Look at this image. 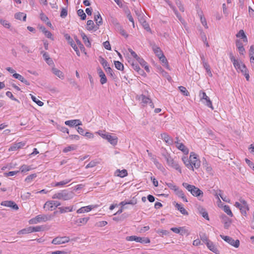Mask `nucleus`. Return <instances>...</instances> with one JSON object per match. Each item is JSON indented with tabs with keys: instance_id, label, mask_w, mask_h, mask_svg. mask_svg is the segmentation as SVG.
Returning <instances> with one entry per match:
<instances>
[{
	"instance_id": "obj_1",
	"label": "nucleus",
	"mask_w": 254,
	"mask_h": 254,
	"mask_svg": "<svg viewBox=\"0 0 254 254\" xmlns=\"http://www.w3.org/2000/svg\"><path fill=\"white\" fill-rule=\"evenodd\" d=\"M183 186L189 191L191 194L195 197H197L199 200H201L203 196V191L193 185H189L188 183H184Z\"/></svg>"
},
{
	"instance_id": "obj_2",
	"label": "nucleus",
	"mask_w": 254,
	"mask_h": 254,
	"mask_svg": "<svg viewBox=\"0 0 254 254\" xmlns=\"http://www.w3.org/2000/svg\"><path fill=\"white\" fill-rule=\"evenodd\" d=\"M57 211L54 212L53 214H42L38 215L35 217L29 220L30 224H37L42 222H46L52 220L55 216Z\"/></svg>"
},
{
	"instance_id": "obj_3",
	"label": "nucleus",
	"mask_w": 254,
	"mask_h": 254,
	"mask_svg": "<svg viewBox=\"0 0 254 254\" xmlns=\"http://www.w3.org/2000/svg\"><path fill=\"white\" fill-rule=\"evenodd\" d=\"M74 195V193L72 191H68L64 190L54 194L52 196V198L62 199L64 200H67L72 198Z\"/></svg>"
},
{
	"instance_id": "obj_4",
	"label": "nucleus",
	"mask_w": 254,
	"mask_h": 254,
	"mask_svg": "<svg viewBox=\"0 0 254 254\" xmlns=\"http://www.w3.org/2000/svg\"><path fill=\"white\" fill-rule=\"evenodd\" d=\"M199 96L200 97V101L208 107L210 108L212 110L214 109V108L212 106V102L209 98L208 97L205 92L203 91H200L199 93Z\"/></svg>"
},
{
	"instance_id": "obj_5",
	"label": "nucleus",
	"mask_w": 254,
	"mask_h": 254,
	"mask_svg": "<svg viewBox=\"0 0 254 254\" xmlns=\"http://www.w3.org/2000/svg\"><path fill=\"white\" fill-rule=\"evenodd\" d=\"M127 241H135L141 244H148L150 242V239L147 237H140L136 236H127L126 238Z\"/></svg>"
},
{
	"instance_id": "obj_6",
	"label": "nucleus",
	"mask_w": 254,
	"mask_h": 254,
	"mask_svg": "<svg viewBox=\"0 0 254 254\" xmlns=\"http://www.w3.org/2000/svg\"><path fill=\"white\" fill-rule=\"evenodd\" d=\"M165 159L166 160L167 163L169 166L172 167L176 170H178L180 173H182L181 169L178 162L175 161L170 155H166Z\"/></svg>"
},
{
	"instance_id": "obj_7",
	"label": "nucleus",
	"mask_w": 254,
	"mask_h": 254,
	"mask_svg": "<svg viewBox=\"0 0 254 254\" xmlns=\"http://www.w3.org/2000/svg\"><path fill=\"white\" fill-rule=\"evenodd\" d=\"M220 237L224 240L225 242L230 244L231 246H234L235 248H238L240 246V241L239 240H235L232 238L228 236H224L222 235H220Z\"/></svg>"
},
{
	"instance_id": "obj_8",
	"label": "nucleus",
	"mask_w": 254,
	"mask_h": 254,
	"mask_svg": "<svg viewBox=\"0 0 254 254\" xmlns=\"http://www.w3.org/2000/svg\"><path fill=\"white\" fill-rule=\"evenodd\" d=\"M190 159L191 164L193 166V169H198L200 165V161L197 159V155L195 153L193 152H190Z\"/></svg>"
},
{
	"instance_id": "obj_9",
	"label": "nucleus",
	"mask_w": 254,
	"mask_h": 254,
	"mask_svg": "<svg viewBox=\"0 0 254 254\" xmlns=\"http://www.w3.org/2000/svg\"><path fill=\"white\" fill-rule=\"evenodd\" d=\"M138 100L141 101L143 106H145L148 103L151 108L153 109L154 108V104L151 100L145 95L143 94L140 95L138 97Z\"/></svg>"
},
{
	"instance_id": "obj_10",
	"label": "nucleus",
	"mask_w": 254,
	"mask_h": 254,
	"mask_svg": "<svg viewBox=\"0 0 254 254\" xmlns=\"http://www.w3.org/2000/svg\"><path fill=\"white\" fill-rule=\"evenodd\" d=\"M69 241L70 239L68 237H58L52 240V243L54 245H60L67 243Z\"/></svg>"
},
{
	"instance_id": "obj_11",
	"label": "nucleus",
	"mask_w": 254,
	"mask_h": 254,
	"mask_svg": "<svg viewBox=\"0 0 254 254\" xmlns=\"http://www.w3.org/2000/svg\"><path fill=\"white\" fill-rule=\"evenodd\" d=\"M64 37L65 39L68 41V43L70 45V46L74 49V50L76 52L77 55L78 56H79L80 53L78 50V49L77 46L76 45V44L74 43L72 39L69 36V35H68V34H65L64 35Z\"/></svg>"
},
{
	"instance_id": "obj_12",
	"label": "nucleus",
	"mask_w": 254,
	"mask_h": 254,
	"mask_svg": "<svg viewBox=\"0 0 254 254\" xmlns=\"http://www.w3.org/2000/svg\"><path fill=\"white\" fill-rule=\"evenodd\" d=\"M176 147L182 151L185 154L187 155L189 153V149L182 143H180L179 141H175Z\"/></svg>"
},
{
	"instance_id": "obj_13",
	"label": "nucleus",
	"mask_w": 254,
	"mask_h": 254,
	"mask_svg": "<svg viewBox=\"0 0 254 254\" xmlns=\"http://www.w3.org/2000/svg\"><path fill=\"white\" fill-rule=\"evenodd\" d=\"M138 19L140 22L141 23L142 26L144 27V28L147 31L151 32V30L148 23L144 19V18H143V16L142 14H139V15L138 16Z\"/></svg>"
},
{
	"instance_id": "obj_14",
	"label": "nucleus",
	"mask_w": 254,
	"mask_h": 254,
	"mask_svg": "<svg viewBox=\"0 0 254 254\" xmlns=\"http://www.w3.org/2000/svg\"><path fill=\"white\" fill-rule=\"evenodd\" d=\"M1 205L11 207L14 210H18V205L13 201H3L1 203Z\"/></svg>"
},
{
	"instance_id": "obj_15",
	"label": "nucleus",
	"mask_w": 254,
	"mask_h": 254,
	"mask_svg": "<svg viewBox=\"0 0 254 254\" xmlns=\"http://www.w3.org/2000/svg\"><path fill=\"white\" fill-rule=\"evenodd\" d=\"M111 144L115 146L117 144L118 138L116 135H112L111 133L108 134L106 139Z\"/></svg>"
},
{
	"instance_id": "obj_16",
	"label": "nucleus",
	"mask_w": 254,
	"mask_h": 254,
	"mask_svg": "<svg viewBox=\"0 0 254 254\" xmlns=\"http://www.w3.org/2000/svg\"><path fill=\"white\" fill-rule=\"evenodd\" d=\"M115 28L116 30H117L119 33L123 36H124L126 38H127L128 37V35L126 33L125 30L123 28L122 26L120 25V24L117 21H115L114 23Z\"/></svg>"
},
{
	"instance_id": "obj_17",
	"label": "nucleus",
	"mask_w": 254,
	"mask_h": 254,
	"mask_svg": "<svg viewBox=\"0 0 254 254\" xmlns=\"http://www.w3.org/2000/svg\"><path fill=\"white\" fill-rule=\"evenodd\" d=\"M97 14H95L94 15V20L96 22V29L95 30H97L99 29V26L101 25L103 23L102 18L101 17V16L99 12H97Z\"/></svg>"
},
{
	"instance_id": "obj_18",
	"label": "nucleus",
	"mask_w": 254,
	"mask_h": 254,
	"mask_svg": "<svg viewBox=\"0 0 254 254\" xmlns=\"http://www.w3.org/2000/svg\"><path fill=\"white\" fill-rule=\"evenodd\" d=\"M221 218L222 219V222L224 223V228L226 229H228L231 223L230 219L225 214H222L221 216Z\"/></svg>"
},
{
	"instance_id": "obj_19",
	"label": "nucleus",
	"mask_w": 254,
	"mask_h": 254,
	"mask_svg": "<svg viewBox=\"0 0 254 254\" xmlns=\"http://www.w3.org/2000/svg\"><path fill=\"white\" fill-rule=\"evenodd\" d=\"M65 124L70 127L78 126L82 125L81 122L79 120H68L65 122Z\"/></svg>"
},
{
	"instance_id": "obj_20",
	"label": "nucleus",
	"mask_w": 254,
	"mask_h": 254,
	"mask_svg": "<svg viewBox=\"0 0 254 254\" xmlns=\"http://www.w3.org/2000/svg\"><path fill=\"white\" fill-rule=\"evenodd\" d=\"M97 72L100 77V82L102 84H104L107 82V79L106 76L100 67L97 68Z\"/></svg>"
},
{
	"instance_id": "obj_21",
	"label": "nucleus",
	"mask_w": 254,
	"mask_h": 254,
	"mask_svg": "<svg viewBox=\"0 0 254 254\" xmlns=\"http://www.w3.org/2000/svg\"><path fill=\"white\" fill-rule=\"evenodd\" d=\"M161 137L164 141L168 144L171 145L173 143V140L167 133H163L161 134Z\"/></svg>"
},
{
	"instance_id": "obj_22",
	"label": "nucleus",
	"mask_w": 254,
	"mask_h": 254,
	"mask_svg": "<svg viewBox=\"0 0 254 254\" xmlns=\"http://www.w3.org/2000/svg\"><path fill=\"white\" fill-rule=\"evenodd\" d=\"M237 66H234L236 69H239L240 71L242 72L243 73H246V72L248 71V69L246 66V65L243 64L242 63L240 62L239 61L236 64Z\"/></svg>"
},
{
	"instance_id": "obj_23",
	"label": "nucleus",
	"mask_w": 254,
	"mask_h": 254,
	"mask_svg": "<svg viewBox=\"0 0 254 254\" xmlns=\"http://www.w3.org/2000/svg\"><path fill=\"white\" fill-rule=\"evenodd\" d=\"M12 76L27 85H30V82L27 80L25 79L21 75L18 73H14L12 75Z\"/></svg>"
},
{
	"instance_id": "obj_24",
	"label": "nucleus",
	"mask_w": 254,
	"mask_h": 254,
	"mask_svg": "<svg viewBox=\"0 0 254 254\" xmlns=\"http://www.w3.org/2000/svg\"><path fill=\"white\" fill-rule=\"evenodd\" d=\"M206 245L207 248L212 252L215 253L216 254H219V251L217 249V247L213 243V242L210 241L209 242L206 243Z\"/></svg>"
},
{
	"instance_id": "obj_25",
	"label": "nucleus",
	"mask_w": 254,
	"mask_h": 254,
	"mask_svg": "<svg viewBox=\"0 0 254 254\" xmlns=\"http://www.w3.org/2000/svg\"><path fill=\"white\" fill-rule=\"evenodd\" d=\"M182 161L188 169L192 171L194 170L193 169V166L191 164L190 159H188L187 157L184 156L182 157Z\"/></svg>"
},
{
	"instance_id": "obj_26",
	"label": "nucleus",
	"mask_w": 254,
	"mask_h": 254,
	"mask_svg": "<svg viewBox=\"0 0 254 254\" xmlns=\"http://www.w3.org/2000/svg\"><path fill=\"white\" fill-rule=\"evenodd\" d=\"M60 205V202L58 201L50 200L48 201L45 203L44 207L45 208L46 206H48L49 208H52L54 206H55L56 207H57Z\"/></svg>"
},
{
	"instance_id": "obj_27",
	"label": "nucleus",
	"mask_w": 254,
	"mask_h": 254,
	"mask_svg": "<svg viewBox=\"0 0 254 254\" xmlns=\"http://www.w3.org/2000/svg\"><path fill=\"white\" fill-rule=\"evenodd\" d=\"M93 208H94V207L93 205H88L87 206L81 207L77 210L76 212L77 213L88 212L91 211Z\"/></svg>"
},
{
	"instance_id": "obj_28",
	"label": "nucleus",
	"mask_w": 254,
	"mask_h": 254,
	"mask_svg": "<svg viewBox=\"0 0 254 254\" xmlns=\"http://www.w3.org/2000/svg\"><path fill=\"white\" fill-rule=\"evenodd\" d=\"M197 210L199 213L206 220H209V216L208 213L206 211L205 209L201 206H198Z\"/></svg>"
},
{
	"instance_id": "obj_29",
	"label": "nucleus",
	"mask_w": 254,
	"mask_h": 254,
	"mask_svg": "<svg viewBox=\"0 0 254 254\" xmlns=\"http://www.w3.org/2000/svg\"><path fill=\"white\" fill-rule=\"evenodd\" d=\"M25 145V143L19 142L15 143L9 148V151H14L18 149L23 147Z\"/></svg>"
},
{
	"instance_id": "obj_30",
	"label": "nucleus",
	"mask_w": 254,
	"mask_h": 254,
	"mask_svg": "<svg viewBox=\"0 0 254 254\" xmlns=\"http://www.w3.org/2000/svg\"><path fill=\"white\" fill-rule=\"evenodd\" d=\"M115 175L121 178H124L127 175V172L126 169H123L122 170L118 169L115 171Z\"/></svg>"
},
{
	"instance_id": "obj_31",
	"label": "nucleus",
	"mask_w": 254,
	"mask_h": 254,
	"mask_svg": "<svg viewBox=\"0 0 254 254\" xmlns=\"http://www.w3.org/2000/svg\"><path fill=\"white\" fill-rule=\"evenodd\" d=\"M175 207L182 214H183L184 215H188L189 214L188 211L185 209V208L181 204H179L178 203H176Z\"/></svg>"
},
{
	"instance_id": "obj_32",
	"label": "nucleus",
	"mask_w": 254,
	"mask_h": 254,
	"mask_svg": "<svg viewBox=\"0 0 254 254\" xmlns=\"http://www.w3.org/2000/svg\"><path fill=\"white\" fill-rule=\"evenodd\" d=\"M236 37L238 38H241L244 42H248L247 37L243 30H240L236 34Z\"/></svg>"
},
{
	"instance_id": "obj_33",
	"label": "nucleus",
	"mask_w": 254,
	"mask_h": 254,
	"mask_svg": "<svg viewBox=\"0 0 254 254\" xmlns=\"http://www.w3.org/2000/svg\"><path fill=\"white\" fill-rule=\"evenodd\" d=\"M80 35L86 46L90 47L91 46V43L85 34L82 31Z\"/></svg>"
},
{
	"instance_id": "obj_34",
	"label": "nucleus",
	"mask_w": 254,
	"mask_h": 254,
	"mask_svg": "<svg viewBox=\"0 0 254 254\" xmlns=\"http://www.w3.org/2000/svg\"><path fill=\"white\" fill-rule=\"evenodd\" d=\"M170 8L173 10L174 11L175 14L177 16V17L179 19V20L183 23L184 21V19L182 17L180 14L179 13L178 11L177 10L176 7L174 5H172Z\"/></svg>"
},
{
	"instance_id": "obj_35",
	"label": "nucleus",
	"mask_w": 254,
	"mask_h": 254,
	"mask_svg": "<svg viewBox=\"0 0 254 254\" xmlns=\"http://www.w3.org/2000/svg\"><path fill=\"white\" fill-rule=\"evenodd\" d=\"M89 219V217H88L79 218V219H77L76 221H75L74 224H78L79 226L81 225V224H85L87 223V222H88Z\"/></svg>"
},
{
	"instance_id": "obj_36",
	"label": "nucleus",
	"mask_w": 254,
	"mask_h": 254,
	"mask_svg": "<svg viewBox=\"0 0 254 254\" xmlns=\"http://www.w3.org/2000/svg\"><path fill=\"white\" fill-rule=\"evenodd\" d=\"M15 18L18 20H21L22 18L23 21H26V14L23 12H17L15 14Z\"/></svg>"
},
{
	"instance_id": "obj_37",
	"label": "nucleus",
	"mask_w": 254,
	"mask_h": 254,
	"mask_svg": "<svg viewBox=\"0 0 254 254\" xmlns=\"http://www.w3.org/2000/svg\"><path fill=\"white\" fill-rule=\"evenodd\" d=\"M152 50L154 51V53L158 57L160 56L162 54H163V53L161 50V49L154 44L152 46Z\"/></svg>"
},
{
	"instance_id": "obj_38",
	"label": "nucleus",
	"mask_w": 254,
	"mask_h": 254,
	"mask_svg": "<svg viewBox=\"0 0 254 254\" xmlns=\"http://www.w3.org/2000/svg\"><path fill=\"white\" fill-rule=\"evenodd\" d=\"M87 29L88 30H92L96 29V25H95L93 21L92 20H88L87 22Z\"/></svg>"
},
{
	"instance_id": "obj_39",
	"label": "nucleus",
	"mask_w": 254,
	"mask_h": 254,
	"mask_svg": "<svg viewBox=\"0 0 254 254\" xmlns=\"http://www.w3.org/2000/svg\"><path fill=\"white\" fill-rule=\"evenodd\" d=\"M52 71L54 74L57 75L58 77L61 79H63L64 78V75L63 73L58 69L56 68H53Z\"/></svg>"
},
{
	"instance_id": "obj_40",
	"label": "nucleus",
	"mask_w": 254,
	"mask_h": 254,
	"mask_svg": "<svg viewBox=\"0 0 254 254\" xmlns=\"http://www.w3.org/2000/svg\"><path fill=\"white\" fill-rule=\"evenodd\" d=\"M71 179L65 180L60 182L56 183L54 185V186L57 187L63 186L69 183L71 181Z\"/></svg>"
},
{
	"instance_id": "obj_41",
	"label": "nucleus",
	"mask_w": 254,
	"mask_h": 254,
	"mask_svg": "<svg viewBox=\"0 0 254 254\" xmlns=\"http://www.w3.org/2000/svg\"><path fill=\"white\" fill-rule=\"evenodd\" d=\"M115 67L120 70L123 71L124 68V64L119 61H114Z\"/></svg>"
},
{
	"instance_id": "obj_42",
	"label": "nucleus",
	"mask_w": 254,
	"mask_h": 254,
	"mask_svg": "<svg viewBox=\"0 0 254 254\" xmlns=\"http://www.w3.org/2000/svg\"><path fill=\"white\" fill-rule=\"evenodd\" d=\"M97 133L103 139H107L109 133L107 132L105 130H99Z\"/></svg>"
},
{
	"instance_id": "obj_43",
	"label": "nucleus",
	"mask_w": 254,
	"mask_h": 254,
	"mask_svg": "<svg viewBox=\"0 0 254 254\" xmlns=\"http://www.w3.org/2000/svg\"><path fill=\"white\" fill-rule=\"evenodd\" d=\"M176 4L178 6L179 10L182 12L185 11V8L180 0H175Z\"/></svg>"
},
{
	"instance_id": "obj_44",
	"label": "nucleus",
	"mask_w": 254,
	"mask_h": 254,
	"mask_svg": "<svg viewBox=\"0 0 254 254\" xmlns=\"http://www.w3.org/2000/svg\"><path fill=\"white\" fill-rule=\"evenodd\" d=\"M31 233V227H29L27 228L23 229L22 230L19 231L17 234L21 235V234H26Z\"/></svg>"
},
{
	"instance_id": "obj_45",
	"label": "nucleus",
	"mask_w": 254,
	"mask_h": 254,
	"mask_svg": "<svg viewBox=\"0 0 254 254\" xmlns=\"http://www.w3.org/2000/svg\"><path fill=\"white\" fill-rule=\"evenodd\" d=\"M59 209L61 213H65L67 211L71 212L72 211V207H59Z\"/></svg>"
},
{
	"instance_id": "obj_46",
	"label": "nucleus",
	"mask_w": 254,
	"mask_h": 254,
	"mask_svg": "<svg viewBox=\"0 0 254 254\" xmlns=\"http://www.w3.org/2000/svg\"><path fill=\"white\" fill-rule=\"evenodd\" d=\"M31 169V168L29 166H27L26 165H23L20 168V170L22 173H25L27 171H30Z\"/></svg>"
},
{
	"instance_id": "obj_47",
	"label": "nucleus",
	"mask_w": 254,
	"mask_h": 254,
	"mask_svg": "<svg viewBox=\"0 0 254 254\" xmlns=\"http://www.w3.org/2000/svg\"><path fill=\"white\" fill-rule=\"evenodd\" d=\"M77 14L80 17L81 20H85L86 18V15L84 13V11L81 9L77 10Z\"/></svg>"
},
{
	"instance_id": "obj_48",
	"label": "nucleus",
	"mask_w": 254,
	"mask_h": 254,
	"mask_svg": "<svg viewBox=\"0 0 254 254\" xmlns=\"http://www.w3.org/2000/svg\"><path fill=\"white\" fill-rule=\"evenodd\" d=\"M223 210L230 217L233 216V213L230 209V207L228 205H225L223 207Z\"/></svg>"
},
{
	"instance_id": "obj_49",
	"label": "nucleus",
	"mask_w": 254,
	"mask_h": 254,
	"mask_svg": "<svg viewBox=\"0 0 254 254\" xmlns=\"http://www.w3.org/2000/svg\"><path fill=\"white\" fill-rule=\"evenodd\" d=\"M36 177V174H31L26 178V179H25V181L27 183H30Z\"/></svg>"
},
{
	"instance_id": "obj_50",
	"label": "nucleus",
	"mask_w": 254,
	"mask_h": 254,
	"mask_svg": "<svg viewBox=\"0 0 254 254\" xmlns=\"http://www.w3.org/2000/svg\"><path fill=\"white\" fill-rule=\"evenodd\" d=\"M179 89L180 91L184 95H185L187 96L190 95V93L187 90L186 87L181 86L179 87Z\"/></svg>"
},
{
	"instance_id": "obj_51",
	"label": "nucleus",
	"mask_w": 254,
	"mask_h": 254,
	"mask_svg": "<svg viewBox=\"0 0 254 254\" xmlns=\"http://www.w3.org/2000/svg\"><path fill=\"white\" fill-rule=\"evenodd\" d=\"M30 95H31V99H32V100L34 102H35L38 105H39V106H42L44 105V103L43 102L39 100L38 99H37L36 98V97H35L34 96H33L32 94H30Z\"/></svg>"
},
{
	"instance_id": "obj_52",
	"label": "nucleus",
	"mask_w": 254,
	"mask_h": 254,
	"mask_svg": "<svg viewBox=\"0 0 254 254\" xmlns=\"http://www.w3.org/2000/svg\"><path fill=\"white\" fill-rule=\"evenodd\" d=\"M160 60L164 64V65H165L167 67L168 66V62L167 60V59L165 57V56L163 54H162L159 57Z\"/></svg>"
},
{
	"instance_id": "obj_53",
	"label": "nucleus",
	"mask_w": 254,
	"mask_h": 254,
	"mask_svg": "<svg viewBox=\"0 0 254 254\" xmlns=\"http://www.w3.org/2000/svg\"><path fill=\"white\" fill-rule=\"evenodd\" d=\"M0 23L4 27L9 28L10 27V23L5 20L0 19Z\"/></svg>"
},
{
	"instance_id": "obj_54",
	"label": "nucleus",
	"mask_w": 254,
	"mask_h": 254,
	"mask_svg": "<svg viewBox=\"0 0 254 254\" xmlns=\"http://www.w3.org/2000/svg\"><path fill=\"white\" fill-rule=\"evenodd\" d=\"M229 57L231 61V62L233 63V65L234 66H236V64L239 62L238 60L235 59L234 56H233V54L232 53H230L229 54Z\"/></svg>"
},
{
	"instance_id": "obj_55",
	"label": "nucleus",
	"mask_w": 254,
	"mask_h": 254,
	"mask_svg": "<svg viewBox=\"0 0 254 254\" xmlns=\"http://www.w3.org/2000/svg\"><path fill=\"white\" fill-rule=\"evenodd\" d=\"M19 172H20V171H10L9 172H5V173H4L3 174L5 177L13 176L17 174Z\"/></svg>"
},
{
	"instance_id": "obj_56",
	"label": "nucleus",
	"mask_w": 254,
	"mask_h": 254,
	"mask_svg": "<svg viewBox=\"0 0 254 254\" xmlns=\"http://www.w3.org/2000/svg\"><path fill=\"white\" fill-rule=\"evenodd\" d=\"M6 95L9 98H10L11 100H13V101H16L18 103H19V101L16 98H15L13 94H12V93L10 91H7L6 92Z\"/></svg>"
},
{
	"instance_id": "obj_57",
	"label": "nucleus",
	"mask_w": 254,
	"mask_h": 254,
	"mask_svg": "<svg viewBox=\"0 0 254 254\" xmlns=\"http://www.w3.org/2000/svg\"><path fill=\"white\" fill-rule=\"evenodd\" d=\"M76 42L77 44L79 46V48L81 51L84 52L85 50V48L83 46V45L81 43V41L78 39L76 37L75 38Z\"/></svg>"
},
{
	"instance_id": "obj_58",
	"label": "nucleus",
	"mask_w": 254,
	"mask_h": 254,
	"mask_svg": "<svg viewBox=\"0 0 254 254\" xmlns=\"http://www.w3.org/2000/svg\"><path fill=\"white\" fill-rule=\"evenodd\" d=\"M249 206L245 207L243 206H242V207H241L240 209L241 213L244 216L247 215V211L249 210Z\"/></svg>"
},
{
	"instance_id": "obj_59",
	"label": "nucleus",
	"mask_w": 254,
	"mask_h": 254,
	"mask_svg": "<svg viewBox=\"0 0 254 254\" xmlns=\"http://www.w3.org/2000/svg\"><path fill=\"white\" fill-rule=\"evenodd\" d=\"M67 15V10L65 8H63L61 12L60 16L62 18H65Z\"/></svg>"
},
{
	"instance_id": "obj_60",
	"label": "nucleus",
	"mask_w": 254,
	"mask_h": 254,
	"mask_svg": "<svg viewBox=\"0 0 254 254\" xmlns=\"http://www.w3.org/2000/svg\"><path fill=\"white\" fill-rule=\"evenodd\" d=\"M31 233L33 232H39L42 230V227L40 226L36 227H31Z\"/></svg>"
},
{
	"instance_id": "obj_61",
	"label": "nucleus",
	"mask_w": 254,
	"mask_h": 254,
	"mask_svg": "<svg viewBox=\"0 0 254 254\" xmlns=\"http://www.w3.org/2000/svg\"><path fill=\"white\" fill-rule=\"evenodd\" d=\"M166 185L170 189L174 190L175 191L179 188V187L172 183H167Z\"/></svg>"
},
{
	"instance_id": "obj_62",
	"label": "nucleus",
	"mask_w": 254,
	"mask_h": 254,
	"mask_svg": "<svg viewBox=\"0 0 254 254\" xmlns=\"http://www.w3.org/2000/svg\"><path fill=\"white\" fill-rule=\"evenodd\" d=\"M179 234L183 236L184 235H189V232L187 230L184 229V227H180V232L179 233Z\"/></svg>"
},
{
	"instance_id": "obj_63",
	"label": "nucleus",
	"mask_w": 254,
	"mask_h": 254,
	"mask_svg": "<svg viewBox=\"0 0 254 254\" xmlns=\"http://www.w3.org/2000/svg\"><path fill=\"white\" fill-rule=\"evenodd\" d=\"M176 194L179 197H183V195H184V193L183 191L180 190L179 188L177 189L176 191H175Z\"/></svg>"
},
{
	"instance_id": "obj_64",
	"label": "nucleus",
	"mask_w": 254,
	"mask_h": 254,
	"mask_svg": "<svg viewBox=\"0 0 254 254\" xmlns=\"http://www.w3.org/2000/svg\"><path fill=\"white\" fill-rule=\"evenodd\" d=\"M200 239L205 243L210 242L205 234H202V235H200Z\"/></svg>"
}]
</instances>
